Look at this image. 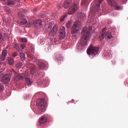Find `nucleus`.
Returning a JSON list of instances; mask_svg holds the SVG:
<instances>
[{
  "instance_id": "obj_39",
  "label": "nucleus",
  "mask_w": 128,
  "mask_h": 128,
  "mask_svg": "<svg viewBox=\"0 0 128 128\" xmlns=\"http://www.w3.org/2000/svg\"><path fill=\"white\" fill-rule=\"evenodd\" d=\"M70 26H71V23L70 22L67 23V27H68V28H70Z\"/></svg>"
},
{
  "instance_id": "obj_29",
  "label": "nucleus",
  "mask_w": 128,
  "mask_h": 128,
  "mask_svg": "<svg viewBox=\"0 0 128 128\" xmlns=\"http://www.w3.org/2000/svg\"><path fill=\"white\" fill-rule=\"evenodd\" d=\"M18 77L20 80H22L23 78H24V75L22 74L18 75Z\"/></svg>"
},
{
  "instance_id": "obj_30",
  "label": "nucleus",
  "mask_w": 128,
  "mask_h": 128,
  "mask_svg": "<svg viewBox=\"0 0 128 128\" xmlns=\"http://www.w3.org/2000/svg\"><path fill=\"white\" fill-rule=\"evenodd\" d=\"M114 6H115V9L116 10H119L121 9V7L120 6L116 4Z\"/></svg>"
},
{
  "instance_id": "obj_15",
  "label": "nucleus",
  "mask_w": 128,
  "mask_h": 128,
  "mask_svg": "<svg viewBox=\"0 0 128 128\" xmlns=\"http://www.w3.org/2000/svg\"><path fill=\"white\" fill-rule=\"evenodd\" d=\"M86 28V30L84 31V34L87 35L88 34H89V35H90V30H92V26H90L88 29V28L86 26H84L83 28Z\"/></svg>"
},
{
  "instance_id": "obj_2",
  "label": "nucleus",
  "mask_w": 128,
  "mask_h": 128,
  "mask_svg": "<svg viewBox=\"0 0 128 128\" xmlns=\"http://www.w3.org/2000/svg\"><path fill=\"white\" fill-rule=\"evenodd\" d=\"M114 37V36H113L112 33L109 32L108 30H107L106 28H104L101 32V34L100 36V41H102L105 38L106 39L109 40H112Z\"/></svg>"
},
{
  "instance_id": "obj_4",
  "label": "nucleus",
  "mask_w": 128,
  "mask_h": 128,
  "mask_svg": "<svg viewBox=\"0 0 128 128\" xmlns=\"http://www.w3.org/2000/svg\"><path fill=\"white\" fill-rule=\"evenodd\" d=\"M36 104L39 106V114H43L46 111V102L44 99L38 100Z\"/></svg>"
},
{
  "instance_id": "obj_17",
  "label": "nucleus",
  "mask_w": 128,
  "mask_h": 128,
  "mask_svg": "<svg viewBox=\"0 0 128 128\" xmlns=\"http://www.w3.org/2000/svg\"><path fill=\"white\" fill-rule=\"evenodd\" d=\"M108 4L112 6H115L116 5V2L114 0H108Z\"/></svg>"
},
{
  "instance_id": "obj_11",
  "label": "nucleus",
  "mask_w": 128,
  "mask_h": 128,
  "mask_svg": "<svg viewBox=\"0 0 128 128\" xmlns=\"http://www.w3.org/2000/svg\"><path fill=\"white\" fill-rule=\"evenodd\" d=\"M58 26L57 25L54 26L52 30H51L50 32L49 36H54V35L58 32Z\"/></svg>"
},
{
  "instance_id": "obj_42",
  "label": "nucleus",
  "mask_w": 128,
  "mask_h": 128,
  "mask_svg": "<svg viewBox=\"0 0 128 128\" xmlns=\"http://www.w3.org/2000/svg\"><path fill=\"white\" fill-rule=\"evenodd\" d=\"M58 38H55V42H57L58 40Z\"/></svg>"
},
{
  "instance_id": "obj_36",
  "label": "nucleus",
  "mask_w": 128,
  "mask_h": 128,
  "mask_svg": "<svg viewBox=\"0 0 128 128\" xmlns=\"http://www.w3.org/2000/svg\"><path fill=\"white\" fill-rule=\"evenodd\" d=\"M127 1L128 0H120V2L122 4H126Z\"/></svg>"
},
{
  "instance_id": "obj_6",
  "label": "nucleus",
  "mask_w": 128,
  "mask_h": 128,
  "mask_svg": "<svg viewBox=\"0 0 128 128\" xmlns=\"http://www.w3.org/2000/svg\"><path fill=\"white\" fill-rule=\"evenodd\" d=\"M7 54V50H3L2 52V56H0V66L2 67H6V63L4 60H6V56Z\"/></svg>"
},
{
  "instance_id": "obj_34",
  "label": "nucleus",
  "mask_w": 128,
  "mask_h": 128,
  "mask_svg": "<svg viewBox=\"0 0 128 128\" xmlns=\"http://www.w3.org/2000/svg\"><path fill=\"white\" fill-rule=\"evenodd\" d=\"M17 56H18V53H17L16 52H14V53H13V54H12V57H14V58L15 57H16Z\"/></svg>"
},
{
  "instance_id": "obj_31",
  "label": "nucleus",
  "mask_w": 128,
  "mask_h": 128,
  "mask_svg": "<svg viewBox=\"0 0 128 128\" xmlns=\"http://www.w3.org/2000/svg\"><path fill=\"white\" fill-rule=\"evenodd\" d=\"M34 62H36V64L38 66V64H40L42 62L41 60H36Z\"/></svg>"
},
{
  "instance_id": "obj_43",
  "label": "nucleus",
  "mask_w": 128,
  "mask_h": 128,
  "mask_svg": "<svg viewBox=\"0 0 128 128\" xmlns=\"http://www.w3.org/2000/svg\"><path fill=\"white\" fill-rule=\"evenodd\" d=\"M71 102H72V103L74 102V100H71Z\"/></svg>"
},
{
  "instance_id": "obj_8",
  "label": "nucleus",
  "mask_w": 128,
  "mask_h": 128,
  "mask_svg": "<svg viewBox=\"0 0 128 128\" xmlns=\"http://www.w3.org/2000/svg\"><path fill=\"white\" fill-rule=\"evenodd\" d=\"M18 18L21 20L20 22H18V24L20 25H24L27 24V20L24 18V14L22 12H18Z\"/></svg>"
},
{
  "instance_id": "obj_7",
  "label": "nucleus",
  "mask_w": 128,
  "mask_h": 128,
  "mask_svg": "<svg viewBox=\"0 0 128 128\" xmlns=\"http://www.w3.org/2000/svg\"><path fill=\"white\" fill-rule=\"evenodd\" d=\"M66 28L64 26H61L59 30V39L64 40L66 38Z\"/></svg>"
},
{
  "instance_id": "obj_25",
  "label": "nucleus",
  "mask_w": 128,
  "mask_h": 128,
  "mask_svg": "<svg viewBox=\"0 0 128 128\" xmlns=\"http://www.w3.org/2000/svg\"><path fill=\"white\" fill-rule=\"evenodd\" d=\"M22 64L21 62H18L16 64V67L18 68H22Z\"/></svg>"
},
{
  "instance_id": "obj_41",
  "label": "nucleus",
  "mask_w": 128,
  "mask_h": 128,
  "mask_svg": "<svg viewBox=\"0 0 128 128\" xmlns=\"http://www.w3.org/2000/svg\"><path fill=\"white\" fill-rule=\"evenodd\" d=\"M2 33H0V40H2Z\"/></svg>"
},
{
  "instance_id": "obj_19",
  "label": "nucleus",
  "mask_w": 128,
  "mask_h": 128,
  "mask_svg": "<svg viewBox=\"0 0 128 128\" xmlns=\"http://www.w3.org/2000/svg\"><path fill=\"white\" fill-rule=\"evenodd\" d=\"M42 20H36L34 22V24L35 26H40L42 24Z\"/></svg>"
},
{
  "instance_id": "obj_28",
  "label": "nucleus",
  "mask_w": 128,
  "mask_h": 128,
  "mask_svg": "<svg viewBox=\"0 0 128 128\" xmlns=\"http://www.w3.org/2000/svg\"><path fill=\"white\" fill-rule=\"evenodd\" d=\"M20 40L22 42H25V43H26L28 42L26 38H21V39H20Z\"/></svg>"
},
{
  "instance_id": "obj_23",
  "label": "nucleus",
  "mask_w": 128,
  "mask_h": 128,
  "mask_svg": "<svg viewBox=\"0 0 128 128\" xmlns=\"http://www.w3.org/2000/svg\"><path fill=\"white\" fill-rule=\"evenodd\" d=\"M8 62L10 64L12 65L14 63V60L12 58H8Z\"/></svg>"
},
{
  "instance_id": "obj_20",
  "label": "nucleus",
  "mask_w": 128,
  "mask_h": 128,
  "mask_svg": "<svg viewBox=\"0 0 128 128\" xmlns=\"http://www.w3.org/2000/svg\"><path fill=\"white\" fill-rule=\"evenodd\" d=\"M38 64V66L39 68H40V70H44L46 66L44 64L43 62L40 63V64Z\"/></svg>"
},
{
  "instance_id": "obj_10",
  "label": "nucleus",
  "mask_w": 128,
  "mask_h": 128,
  "mask_svg": "<svg viewBox=\"0 0 128 128\" xmlns=\"http://www.w3.org/2000/svg\"><path fill=\"white\" fill-rule=\"evenodd\" d=\"M78 4H74L70 8H69V14H72L76 12L78 9Z\"/></svg>"
},
{
  "instance_id": "obj_16",
  "label": "nucleus",
  "mask_w": 128,
  "mask_h": 128,
  "mask_svg": "<svg viewBox=\"0 0 128 128\" xmlns=\"http://www.w3.org/2000/svg\"><path fill=\"white\" fill-rule=\"evenodd\" d=\"M52 27V23L47 24L45 25L44 28L46 32H48L51 30Z\"/></svg>"
},
{
  "instance_id": "obj_32",
  "label": "nucleus",
  "mask_w": 128,
  "mask_h": 128,
  "mask_svg": "<svg viewBox=\"0 0 128 128\" xmlns=\"http://www.w3.org/2000/svg\"><path fill=\"white\" fill-rule=\"evenodd\" d=\"M88 0H82V4H85L87 3Z\"/></svg>"
},
{
  "instance_id": "obj_21",
  "label": "nucleus",
  "mask_w": 128,
  "mask_h": 128,
  "mask_svg": "<svg viewBox=\"0 0 128 128\" xmlns=\"http://www.w3.org/2000/svg\"><path fill=\"white\" fill-rule=\"evenodd\" d=\"M20 52V58L22 59V61L25 60L26 58V55L22 52Z\"/></svg>"
},
{
  "instance_id": "obj_24",
  "label": "nucleus",
  "mask_w": 128,
  "mask_h": 128,
  "mask_svg": "<svg viewBox=\"0 0 128 128\" xmlns=\"http://www.w3.org/2000/svg\"><path fill=\"white\" fill-rule=\"evenodd\" d=\"M66 15H63L62 16H61V18H60V22H63L64 20L66 18Z\"/></svg>"
},
{
  "instance_id": "obj_18",
  "label": "nucleus",
  "mask_w": 128,
  "mask_h": 128,
  "mask_svg": "<svg viewBox=\"0 0 128 128\" xmlns=\"http://www.w3.org/2000/svg\"><path fill=\"white\" fill-rule=\"evenodd\" d=\"M104 56L106 58L112 57V52L110 51H104Z\"/></svg>"
},
{
  "instance_id": "obj_27",
  "label": "nucleus",
  "mask_w": 128,
  "mask_h": 128,
  "mask_svg": "<svg viewBox=\"0 0 128 128\" xmlns=\"http://www.w3.org/2000/svg\"><path fill=\"white\" fill-rule=\"evenodd\" d=\"M14 48L20 52V47L18 44H15Z\"/></svg>"
},
{
  "instance_id": "obj_44",
  "label": "nucleus",
  "mask_w": 128,
  "mask_h": 128,
  "mask_svg": "<svg viewBox=\"0 0 128 128\" xmlns=\"http://www.w3.org/2000/svg\"><path fill=\"white\" fill-rule=\"evenodd\" d=\"M20 0H15L16 2H19Z\"/></svg>"
},
{
  "instance_id": "obj_33",
  "label": "nucleus",
  "mask_w": 128,
  "mask_h": 128,
  "mask_svg": "<svg viewBox=\"0 0 128 128\" xmlns=\"http://www.w3.org/2000/svg\"><path fill=\"white\" fill-rule=\"evenodd\" d=\"M21 48L24 50L26 47V44H22L20 45Z\"/></svg>"
},
{
  "instance_id": "obj_26",
  "label": "nucleus",
  "mask_w": 128,
  "mask_h": 128,
  "mask_svg": "<svg viewBox=\"0 0 128 128\" xmlns=\"http://www.w3.org/2000/svg\"><path fill=\"white\" fill-rule=\"evenodd\" d=\"M26 84H28V85H30L32 83V82L28 78H26Z\"/></svg>"
},
{
  "instance_id": "obj_3",
  "label": "nucleus",
  "mask_w": 128,
  "mask_h": 128,
  "mask_svg": "<svg viewBox=\"0 0 128 128\" xmlns=\"http://www.w3.org/2000/svg\"><path fill=\"white\" fill-rule=\"evenodd\" d=\"M99 52V48L96 46H94L92 44L89 46L86 50V53L88 55L96 56Z\"/></svg>"
},
{
  "instance_id": "obj_13",
  "label": "nucleus",
  "mask_w": 128,
  "mask_h": 128,
  "mask_svg": "<svg viewBox=\"0 0 128 128\" xmlns=\"http://www.w3.org/2000/svg\"><path fill=\"white\" fill-rule=\"evenodd\" d=\"M40 124H44L47 122V116H41L39 120Z\"/></svg>"
},
{
  "instance_id": "obj_5",
  "label": "nucleus",
  "mask_w": 128,
  "mask_h": 128,
  "mask_svg": "<svg viewBox=\"0 0 128 128\" xmlns=\"http://www.w3.org/2000/svg\"><path fill=\"white\" fill-rule=\"evenodd\" d=\"M82 28V23L80 21H76L72 26V34H74L78 32Z\"/></svg>"
},
{
  "instance_id": "obj_22",
  "label": "nucleus",
  "mask_w": 128,
  "mask_h": 128,
  "mask_svg": "<svg viewBox=\"0 0 128 128\" xmlns=\"http://www.w3.org/2000/svg\"><path fill=\"white\" fill-rule=\"evenodd\" d=\"M70 6V2H68V1H65V3H64V8H65V9H66L68 8Z\"/></svg>"
},
{
  "instance_id": "obj_38",
  "label": "nucleus",
  "mask_w": 128,
  "mask_h": 128,
  "mask_svg": "<svg viewBox=\"0 0 128 128\" xmlns=\"http://www.w3.org/2000/svg\"><path fill=\"white\" fill-rule=\"evenodd\" d=\"M32 23L30 22L29 24H26V27L27 28H30V27L32 26Z\"/></svg>"
},
{
  "instance_id": "obj_37",
  "label": "nucleus",
  "mask_w": 128,
  "mask_h": 128,
  "mask_svg": "<svg viewBox=\"0 0 128 128\" xmlns=\"http://www.w3.org/2000/svg\"><path fill=\"white\" fill-rule=\"evenodd\" d=\"M36 68L35 67H33L32 68H31L30 72L31 74H34V71L35 70Z\"/></svg>"
},
{
  "instance_id": "obj_12",
  "label": "nucleus",
  "mask_w": 128,
  "mask_h": 128,
  "mask_svg": "<svg viewBox=\"0 0 128 128\" xmlns=\"http://www.w3.org/2000/svg\"><path fill=\"white\" fill-rule=\"evenodd\" d=\"M104 1V0H96V12H99L100 11V6L101 3Z\"/></svg>"
},
{
  "instance_id": "obj_1",
  "label": "nucleus",
  "mask_w": 128,
  "mask_h": 128,
  "mask_svg": "<svg viewBox=\"0 0 128 128\" xmlns=\"http://www.w3.org/2000/svg\"><path fill=\"white\" fill-rule=\"evenodd\" d=\"M86 30V27L82 28L81 32L82 36L78 41L79 44L82 46H86L88 44V40L91 38V35H90L88 33L87 34H85Z\"/></svg>"
},
{
  "instance_id": "obj_14",
  "label": "nucleus",
  "mask_w": 128,
  "mask_h": 128,
  "mask_svg": "<svg viewBox=\"0 0 128 128\" xmlns=\"http://www.w3.org/2000/svg\"><path fill=\"white\" fill-rule=\"evenodd\" d=\"M0 1H4V4L6 6H12L15 4V2L13 0H0Z\"/></svg>"
},
{
  "instance_id": "obj_9",
  "label": "nucleus",
  "mask_w": 128,
  "mask_h": 128,
  "mask_svg": "<svg viewBox=\"0 0 128 128\" xmlns=\"http://www.w3.org/2000/svg\"><path fill=\"white\" fill-rule=\"evenodd\" d=\"M10 76L8 74H4V72H0V81L6 80L7 82L10 81Z\"/></svg>"
},
{
  "instance_id": "obj_40",
  "label": "nucleus",
  "mask_w": 128,
  "mask_h": 128,
  "mask_svg": "<svg viewBox=\"0 0 128 128\" xmlns=\"http://www.w3.org/2000/svg\"><path fill=\"white\" fill-rule=\"evenodd\" d=\"M0 90H4V86L0 84Z\"/></svg>"
},
{
  "instance_id": "obj_35",
  "label": "nucleus",
  "mask_w": 128,
  "mask_h": 128,
  "mask_svg": "<svg viewBox=\"0 0 128 128\" xmlns=\"http://www.w3.org/2000/svg\"><path fill=\"white\" fill-rule=\"evenodd\" d=\"M10 72H12V74H14V75L17 74V72H15L14 69H12Z\"/></svg>"
}]
</instances>
